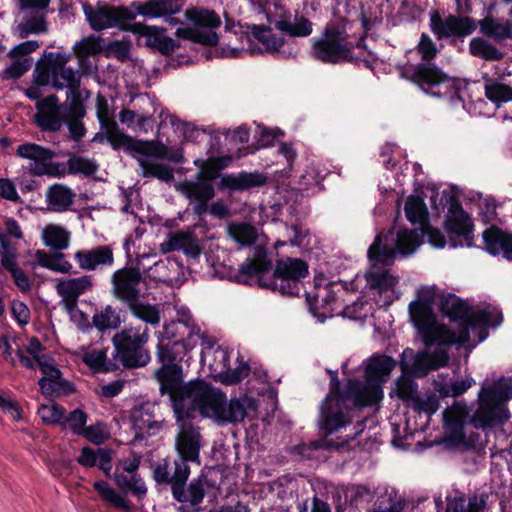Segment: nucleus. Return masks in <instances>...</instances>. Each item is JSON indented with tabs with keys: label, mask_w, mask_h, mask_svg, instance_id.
Returning a JSON list of instances; mask_svg holds the SVG:
<instances>
[{
	"label": "nucleus",
	"mask_w": 512,
	"mask_h": 512,
	"mask_svg": "<svg viewBox=\"0 0 512 512\" xmlns=\"http://www.w3.org/2000/svg\"><path fill=\"white\" fill-rule=\"evenodd\" d=\"M365 380L349 381L347 398L356 406H371L383 398V385L387 382L396 361L386 355L375 354L363 362Z\"/></svg>",
	"instance_id": "nucleus-6"
},
{
	"label": "nucleus",
	"mask_w": 512,
	"mask_h": 512,
	"mask_svg": "<svg viewBox=\"0 0 512 512\" xmlns=\"http://www.w3.org/2000/svg\"><path fill=\"white\" fill-rule=\"evenodd\" d=\"M21 38H26L30 34H40L47 31V25L43 13L25 18L18 26Z\"/></svg>",
	"instance_id": "nucleus-56"
},
{
	"label": "nucleus",
	"mask_w": 512,
	"mask_h": 512,
	"mask_svg": "<svg viewBox=\"0 0 512 512\" xmlns=\"http://www.w3.org/2000/svg\"><path fill=\"white\" fill-rule=\"evenodd\" d=\"M169 122L173 127L174 131L179 134L185 140L188 141H199L206 137L205 133L201 130L193 127L189 123L181 121L174 115L168 116Z\"/></svg>",
	"instance_id": "nucleus-57"
},
{
	"label": "nucleus",
	"mask_w": 512,
	"mask_h": 512,
	"mask_svg": "<svg viewBox=\"0 0 512 512\" xmlns=\"http://www.w3.org/2000/svg\"><path fill=\"white\" fill-rule=\"evenodd\" d=\"M468 415V410L465 404L456 402L448 407L444 413V428L447 433H450L455 439H462V426Z\"/></svg>",
	"instance_id": "nucleus-38"
},
{
	"label": "nucleus",
	"mask_w": 512,
	"mask_h": 512,
	"mask_svg": "<svg viewBox=\"0 0 512 512\" xmlns=\"http://www.w3.org/2000/svg\"><path fill=\"white\" fill-rule=\"evenodd\" d=\"M135 31L146 38V45L161 52H169L177 47L175 41L165 35V29L158 26L137 24Z\"/></svg>",
	"instance_id": "nucleus-34"
},
{
	"label": "nucleus",
	"mask_w": 512,
	"mask_h": 512,
	"mask_svg": "<svg viewBox=\"0 0 512 512\" xmlns=\"http://www.w3.org/2000/svg\"><path fill=\"white\" fill-rule=\"evenodd\" d=\"M485 249L492 255L512 259V234L497 227H490L483 232Z\"/></svg>",
	"instance_id": "nucleus-29"
},
{
	"label": "nucleus",
	"mask_w": 512,
	"mask_h": 512,
	"mask_svg": "<svg viewBox=\"0 0 512 512\" xmlns=\"http://www.w3.org/2000/svg\"><path fill=\"white\" fill-rule=\"evenodd\" d=\"M92 286L90 276L63 279L57 282V293L62 298L63 305L69 314L73 316L74 313H78L82 316V312L77 309V300L80 295L89 291Z\"/></svg>",
	"instance_id": "nucleus-23"
},
{
	"label": "nucleus",
	"mask_w": 512,
	"mask_h": 512,
	"mask_svg": "<svg viewBox=\"0 0 512 512\" xmlns=\"http://www.w3.org/2000/svg\"><path fill=\"white\" fill-rule=\"evenodd\" d=\"M81 436L94 444L100 445L109 438V432L103 424L98 423L86 427Z\"/></svg>",
	"instance_id": "nucleus-64"
},
{
	"label": "nucleus",
	"mask_w": 512,
	"mask_h": 512,
	"mask_svg": "<svg viewBox=\"0 0 512 512\" xmlns=\"http://www.w3.org/2000/svg\"><path fill=\"white\" fill-rule=\"evenodd\" d=\"M38 47L39 43L37 41L30 40L20 43L10 51L9 54L12 57H22L15 60L13 64L7 69V72L11 77L18 78L29 70L32 64V60L26 56L35 51Z\"/></svg>",
	"instance_id": "nucleus-37"
},
{
	"label": "nucleus",
	"mask_w": 512,
	"mask_h": 512,
	"mask_svg": "<svg viewBox=\"0 0 512 512\" xmlns=\"http://www.w3.org/2000/svg\"><path fill=\"white\" fill-rule=\"evenodd\" d=\"M16 155L27 162L26 168L33 176H57L58 165L53 162L55 153L35 143H23L16 149Z\"/></svg>",
	"instance_id": "nucleus-17"
},
{
	"label": "nucleus",
	"mask_w": 512,
	"mask_h": 512,
	"mask_svg": "<svg viewBox=\"0 0 512 512\" xmlns=\"http://www.w3.org/2000/svg\"><path fill=\"white\" fill-rule=\"evenodd\" d=\"M414 76L420 88L433 96H448L454 93V80L436 67L418 65Z\"/></svg>",
	"instance_id": "nucleus-22"
},
{
	"label": "nucleus",
	"mask_w": 512,
	"mask_h": 512,
	"mask_svg": "<svg viewBox=\"0 0 512 512\" xmlns=\"http://www.w3.org/2000/svg\"><path fill=\"white\" fill-rule=\"evenodd\" d=\"M158 358L162 367L155 372L162 394H168L173 410L180 413L185 407L198 406L203 413L226 419H239L244 415L242 403L226 402L225 395L204 381L183 384L182 370L173 362L176 356L162 339L158 344Z\"/></svg>",
	"instance_id": "nucleus-1"
},
{
	"label": "nucleus",
	"mask_w": 512,
	"mask_h": 512,
	"mask_svg": "<svg viewBox=\"0 0 512 512\" xmlns=\"http://www.w3.org/2000/svg\"><path fill=\"white\" fill-rule=\"evenodd\" d=\"M45 196L50 210L62 212L72 205L75 195L68 187L54 184L47 189Z\"/></svg>",
	"instance_id": "nucleus-41"
},
{
	"label": "nucleus",
	"mask_w": 512,
	"mask_h": 512,
	"mask_svg": "<svg viewBox=\"0 0 512 512\" xmlns=\"http://www.w3.org/2000/svg\"><path fill=\"white\" fill-rule=\"evenodd\" d=\"M501 322L502 313L495 307L489 306L487 308L471 312L464 321L465 328L459 332V334L462 332L468 333L469 339L461 342L460 344L471 342L472 345H475L482 342L487 337L484 327L497 326L501 324Z\"/></svg>",
	"instance_id": "nucleus-21"
},
{
	"label": "nucleus",
	"mask_w": 512,
	"mask_h": 512,
	"mask_svg": "<svg viewBox=\"0 0 512 512\" xmlns=\"http://www.w3.org/2000/svg\"><path fill=\"white\" fill-rule=\"evenodd\" d=\"M423 234V230L395 227L387 234H379L368 250L371 266L366 273L367 285L380 294L386 293L390 301L397 298L394 288L398 279L383 269V266L390 265L397 252L403 255L415 252L421 244Z\"/></svg>",
	"instance_id": "nucleus-2"
},
{
	"label": "nucleus",
	"mask_w": 512,
	"mask_h": 512,
	"mask_svg": "<svg viewBox=\"0 0 512 512\" xmlns=\"http://www.w3.org/2000/svg\"><path fill=\"white\" fill-rule=\"evenodd\" d=\"M512 397L510 383H498L491 388H483L479 393V408L472 422L475 427H485L504 413L503 403Z\"/></svg>",
	"instance_id": "nucleus-14"
},
{
	"label": "nucleus",
	"mask_w": 512,
	"mask_h": 512,
	"mask_svg": "<svg viewBox=\"0 0 512 512\" xmlns=\"http://www.w3.org/2000/svg\"><path fill=\"white\" fill-rule=\"evenodd\" d=\"M351 25L346 21L326 26L321 37L314 40L312 56L325 63H339L352 58L351 50L362 42L361 37L350 35Z\"/></svg>",
	"instance_id": "nucleus-8"
},
{
	"label": "nucleus",
	"mask_w": 512,
	"mask_h": 512,
	"mask_svg": "<svg viewBox=\"0 0 512 512\" xmlns=\"http://www.w3.org/2000/svg\"><path fill=\"white\" fill-rule=\"evenodd\" d=\"M486 500L485 494H456L448 498L446 512H483L486 509Z\"/></svg>",
	"instance_id": "nucleus-36"
},
{
	"label": "nucleus",
	"mask_w": 512,
	"mask_h": 512,
	"mask_svg": "<svg viewBox=\"0 0 512 512\" xmlns=\"http://www.w3.org/2000/svg\"><path fill=\"white\" fill-rule=\"evenodd\" d=\"M116 486L123 492H130L138 498H142L147 493V487L139 474L112 473L111 476Z\"/></svg>",
	"instance_id": "nucleus-44"
},
{
	"label": "nucleus",
	"mask_w": 512,
	"mask_h": 512,
	"mask_svg": "<svg viewBox=\"0 0 512 512\" xmlns=\"http://www.w3.org/2000/svg\"><path fill=\"white\" fill-rule=\"evenodd\" d=\"M339 381L336 378L331 380V392L321 407L320 429L324 434L329 435L338 432L351 422L346 398L339 394Z\"/></svg>",
	"instance_id": "nucleus-16"
},
{
	"label": "nucleus",
	"mask_w": 512,
	"mask_h": 512,
	"mask_svg": "<svg viewBox=\"0 0 512 512\" xmlns=\"http://www.w3.org/2000/svg\"><path fill=\"white\" fill-rule=\"evenodd\" d=\"M412 405L417 412L431 416L438 410L439 401L436 395H417Z\"/></svg>",
	"instance_id": "nucleus-62"
},
{
	"label": "nucleus",
	"mask_w": 512,
	"mask_h": 512,
	"mask_svg": "<svg viewBox=\"0 0 512 512\" xmlns=\"http://www.w3.org/2000/svg\"><path fill=\"white\" fill-rule=\"evenodd\" d=\"M241 46L224 50L227 57H239L243 51L250 54H258L263 51H278L283 45V39L277 36L270 28L255 26L252 35H241Z\"/></svg>",
	"instance_id": "nucleus-18"
},
{
	"label": "nucleus",
	"mask_w": 512,
	"mask_h": 512,
	"mask_svg": "<svg viewBox=\"0 0 512 512\" xmlns=\"http://www.w3.org/2000/svg\"><path fill=\"white\" fill-rule=\"evenodd\" d=\"M17 337L13 333L0 334V357L12 366L15 365L13 353L18 351Z\"/></svg>",
	"instance_id": "nucleus-60"
},
{
	"label": "nucleus",
	"mask_w": 512,
	"mask_h": 512,
	"mask_svg": "<svg viewBox=\"0 0 512 512\" xmlns=\"http://www.w3.org/2000/svg\"><path fill=\"white\" fill-rule=\"evenodd\" d=\"M93 323L99 330L115 329L121 324V319L111 306H106L95 313Z\"/></svg>",
	"instance_id": "nucleus-55"
},
{
	"label": "nucleus",
	"mask_w": 512,
	"mask_h": 512,
	"mask_svg": "<svg viewBox=\"0 0 512 512\" xmlns=\"http://www.w3.org/2000/svg\"><path fill=\"white\" fill-rule=\"evenodd\" d=\"M134 316L151 325L160 322V312L157 306L141 302L139 299L128 305Z\"/></svg>",
	"instance_id": "nucleus-51"
},
{
	"label": "nucleus",
	"mask_w": 512,
	"mask_h": 512,
	"mask_svg": "<svg viewBox=\"0 0 512 512\" xmlns=\"http://www.w3.org/2000/svg\"><path fill=\"white\" fill-rule=\"evenodd\" d=\"M103 40L98 36H87L76 42L73 46V52L80 62L83 59L95 56L103 51Z\"/></svg>",
	"instance_id": "nucleus-48"
},
{
	"label": "nucleus",
	"mask_w": 512,
	"mask_h": 512,
	"mask_svg": "<svg viewBox=\"0 0 512 512\" xmlns=\"http://www.w3.org/2000/svg\"><path fill=\"white\" fill-rule=\"evenodd\" d=\"M173 496L179 502H189L193 505L198 504L204 497V484L202 480L197 479L190 483L188 489L184 490L186 480L180 481L174 476Z\"/></svg>",
	"instance_id": "nucleus-42"
},
{
	"label": "nucleus",
	"mask_w": 512,
	"mask_h": 512,
	"mask_svg": "<svg viewBox=\"0 0 512 512\" xmlns=\"http://www.w3.org/2000/svg\"><path fill=\"white\" fill-rule=\"evenodd\" d=\"M231 353L221 347L208 352H203L202 359L208 362L211 376L227 385L236 384L246 378L249 374V366L236 358L235 365L229 363Z\"/></svg>",
	"instance_id": "nucleus-15"
},
{
	"label": "nucleus",
	"mask_w": 512,
	"mask_h": 512,
	"mask_svg": "<svg viewBox=\"0 0 512 512\" xmlns=\"http://www.w3.org/2000/svg\"><path fill=\"white\" fill-rule=\"evenodd\" d=\"M39 386L41 392L48 397L59 395L64 388V381L61 375L57 378L54 377H42L39 380Z\"/></svg>",
	"instance_id": "nucleus-63"
},
{
	"label": "nucleus",
	"mask_w": 512,
	"mask_h": 512,
	"mask_svg": "<svg viewBox=\"0 0 512 512\" xmlns=\"http://www.w3.org/2000/svg\"><path fill=\"white\" fill-rule=\"evenodd\" d=\"M184 6V0H147L145 2L134 1L130 9L136 15L145 18H164L178 14Z\"/></svg>",
	"instance_id": "nucleus-25"
},
{
	"label": "nucleus",
	"mask_w": 512,
	"mask_h": 512,
	"mask_svg": "<svg viewBox=\"0 0 512 512\" xmlns=\"http://www.w3.org/2000/svg\"><path fill=\"white\" fill-rule=\"evenodd\" d=\"M94 489L98 492V494L104 501L108 502L113 507L124 510L126 512L131 511L132 507L127 498L124 495L117 492L107 482L96 481L94 483Z\"/></svg>",
	"instance_id": "nucleus-45"
},
{
	"label": "nucleus",
	"mask_w": 512,
	"mask_h": 512,
	"mask_svg": "<svg viewBox=\"0 0 512 512\" xmlns=\"http://www.w3.org/2000/svg\"><path fill=\"white\" fill-rule=\"evenodd\" d=\"M407 219L413 224L423 225L427 219V208L424 201L417 196H410L405 204Z\"/></svg>",
	"instance_id": "nucleus-53"
},
{
	"label": "nucleus",
	"mask_w": 512,
	"mask_h": 512,
	"mask_svg": "<svg viewBox=\"0 0 512 512\" xmlns=\"http://www.w3.org/2000/svg\"><path fill=\"white\" fill-rule=\"evenodd\" d=\"M481 30L486 35L497 39L510 38L512 37V22L486 18L481 22Z\"/></svg>",
	"instance_id": "nucleus-52"
},
{
	"label": "nucleus",
	"mask_w": 512,
	"mask_h": 512,
	"mask_svg": "<svg viewBox=\"0 0 512 512\" xmlns=\"http://www.w3.org/2000/svg\"><path fill=\"white\" fill-rule=\"evenodd\" d=\"M185 17L189 25L176 30L175 35L178 38L204 45H215L218 42L214 29L220 26L221 20L214 11L191 8L185 11Z\"/></svg>",
	"instance_id": "nucleus-11"
},
{
	"label": "nucleus",
	"mask_w": 512,
	"mask_h": 512,
	"mask_svg": "<svg viewBox=\"0 0 512 512\" xmlns=\"http://www.w3.org/2000/svg\"><path fill=\"white\" fill-rule=\"evenodd\" d=\"M112 454V450L108 448L94 450L89 446H85L77 457V463L86 468L97 466L107 477H110L112 472Z\"/></svg>",
	"instance_id": "nucleus-32"
},
{
	"label": "nucleus",
	"mask_w": 512,
	"mask_h": 512,
	"mask_svg": "<svg viewBox=\"0 0 512 512\" xmlns=\"http://www.w3.org/2000/svg\"><path fill=\"white\" fill-rule=\"evenodd\" d=\"M440 310L450 318V324L446 325L451 328L456 335L465 328L464 321L470 313L467 312L466 305L454 294H444L442 292L437 303Z\"/></svg>",
	"instance_id": "nucleus-27"
},
{
	"label": "nucleus",
	"mask_w": 512,
	"mask_h": 512,
	"mask_svg": "<svg viewBox=\"0 0 512 512\" xmlns=\"http://www.w3.org/2000/svg\"><path fill=\"white\" fill-rule=\"evenodd\" d=\"M430 27L439 38L451 35H463L469 32L464 19L450 16L442 20L436 12L431 14Z\"/></svg>",
	"instance_id": "nucleus-35"
},
{
	"label": "nucleus",
	"mask_w": 512,
	"mask_h": 512,
	"mask_svg": "<svg viewBox=\"0 0 512 512\" xmlns=\"http://www.w3.org/2000/svg\"><path fill=\"white\" fill-rule=\"evenodd\" d=\"M136 439H144L162 430L163 423L155 419L150 406L135 408L131 416Z\"/></svg>",
	"instance_id": "nucleus-30"
},
{
	"label": "nucleus",
	"mask_w": 512,
	"mask_h": 512,
	"mask_svg": "<svg viewBox=\"0 0 512 512\" xmlns=\"http://www.w3.org/2000/svg\"><path fill=\"white\" fill-rule=\"evenodd\" d=\"M70 238V232L59 224H47L41 231V239L44 245L58 251L69 247Z\"/></svg>",
	"instance_id": "nucleus-39"
},
{
	"label": "nucleus",
	"mask_w": 512,
	"mask_h": 512,
	"mask_svg": "<svg viewBox=\"0 0 512 512\" xmlns=\"http://www.w3.org/2000/svg\"><path fill=\"white\" fill-rule=\"evenodd\" d=\"M448 358L447 349L442 347H435V351L431 354L422 352L417 355L412 349H405L400 363L403 375L396 380L390 396H397L412 403L417 396L416 385L406 374L425 375L430 370L446 365Z\"/></svg>",
	"instance_id": "nucleus-7"
},
{
	"label": "nucleus",
	"mask_w": 512,
	"mask_h": 512,
	"mask_svg": "<svg viewBox=\"0 0 512 512\" xmlns=\"http://www.w3.org/2000/svg\"><path fill=\"white\" fill-rule=\"evenodd\" d=\"M79 268L92 271L103 266H111L114 261L113 252L109 246H98L94 249L79 250L74 254Z\"/></svg>",
	"instance_id": "nucleus-28"
},
{
	"label": "nucleus",
	"mask_w": 512,
	"mask_h": 512,
	"mask_svg": "<svg viewBox=\"0 0 512 512\" xmlns=\"http://www.w3.org/2000/svg\"><path fill=\"white\" fill-rule=\"evenodd\" d=\"M84 13L90 26L94 30H103L111 27H124L126 23L135 18L130 7H101L96 10L90 6H83Z\"/></svg>",
	"instance_id": "nucleus-19"
},
{
	"label": "nucleus",
	"mask_w": 512,
	"mask_h": 512,
	"mask_svg": "<svg viewBox=\"0 0 512 512\" xmlns=\"http://www.w3.org/2000/svg\"><path fill=\"white\" fill-rule=\"evenodd\" d=\"M486 97L497 106L512 101V87L489 79L485 83Z\"/></svg>",
	"instance_id": "nucleus-49"
},
{
	"label": "nucleus",
	"mask_w": 512,
	"mask_h": 512,
	"mask_svg": "<svg viewBox=\"0 0 512 512\" xmlns=\"http://www.w3.org/2000/svg\"><path fill=\"white\" fill-rule=\"evenodd\" d=\"M222 182L225 186L234 190H246L258 187L266 182V177L261 173L230 174L223 177Z\"/></svg>",
	"instance_id": "nucleus-43"
},
{
	"label": "nucleus",
	"mask_w": 512,
	"mask_h": 512,
	"mask_svg": "<svg viewBox=\"0 0 512 512\" xmlns=\"http://www.w3.org/2000/svg\"><path fill=\"white\" fill-rule=\"evenodd\" d=\"M270 261L266 257V250L262 244L255 249L253 258L247 259L235 273L231 276L235 282L242 284L259 283L267 288L264 282L271 280L269 276Z\"/></svg>",
	"instance_id": "nucleus-20"
},
{
	"label": "nucleus",
	"mask_w": 512,
	"mask_h": 512,
	"mask_svg": "<svg viewBox=\"0 0 512 512\" xmlns=\"http://www.w3.org/2000/svg\"><path fill=\"white\" fill-rule=\"evenodd\" d=\"M446 228L456 234L465 235L471 229V220L463 209L453 208L446 220Z\"/></svg>",
	"instance_id": "nucleus-50"
},
{
	"label": "nucleus",
	"mask_w": 512,
	"mask_h": 512,
	"mask_svg": "<svg viewBox=\"0 0 512 512\" xmlns=\"http://www.w3.org/2000/svg\"><path fill=\"white\" fill-rule=\"evenodd\" d=\"M308 275V265L301 259L286 258L279 260L267 288L283 295H296L300 291L301 280Z\"/></svg>",
	"instance_id": "nucleus-13"
},
{
	"label": "nucleus",
	"mask_w": 512,
	"mask_h": 512,
	"mask_svg": "<svg viewBox=\"0 0 512 512\" xmlns=\"http://www.w3.org/2000/svg\"><path fill=\"white\" fill-rule=\"evenodd\" d=\"M402 506V497L393 488L381 489L375 502L376 512H399Z\"/></svg>",
	"instance_id": "nucleus-47"
},
{
	"label": "nucleus",
	"mask_w": 512,
	"mask_h": 512,
	"mask_svg": "<svg viewBox=\"0 0 512 512\" xmlns=\"http://www.w3.org/2000/svg\"><path fill=\"white\" fill-rule=\"evenodd\" d=\"M231 401L240 402L243 405L244 415L239 419H226L215 417L203 413L198 406L185 407L180 413H175L179 423V432L176 437L175 446L179 455V459L175 461V477L183 481L187 480L190 475V468L187 462H195L199 464V452L201 448V435L198 428L193 426L186 418L192 416L194 411H199L201 415L214 418L216 420L237 422L245 418L247 408H255L253 401L250 398L244 397L242 399H232Z\"/></svg>",
	"instance_id": "nucleus-5"
},
{
	"label": "nucleus",
	"mask_w": 512,
	"mask_h": 512,
	"mask_svg": "<svg viewBox=\"0 0 512 512\" xmlns=\"http://www.w3.org/2000/svg\"><path fill=\"white\" fill-rule=\"evenodd\" d=\"M114 292L118 298L129 304L138 299L142 284L141 273L137 269H120L113 274Z\"/></svg>",
	"instance_id": "nucleus-24"
},
{
	"label": "nucleus",
	"mask_w": 512,
	"mask_h": 512,
	"mask_svg": "<svg viewBox=\"0 0 512 512\" xmlns=\"http://www.w3.org/2000/svg\"><path fill=\"white\" fill-rule=\"evenodd\" d=\"M147 328H126L113 337V344L122 364L126 367L144 366L149 361V354L143 348L148 341Z\"/></svg>",
	"instance_id": "nucleus-12"
},
{
	"label": "nucleus",
	"mask_w": 512,
	"mask_h": 512,
	"mask_svg": "<svg viewBox=\"0 0 512 512\" xmlns=\"http://www.w3.org/2000/svg\"><path fill=\"white\" fill-rule=\"evenodd\" d=\"M230 158L208 159L202 166V171L196 180L176 184V190L194 203L193 211L203 215L208 211V202L214 197L215 191L211 180L215 179L220 169L226 167Z\"/></svg>",
	"instance_id": "nucleus-9"
},
{
	"label": "nucleus",
	"mask_w": 512,
	"mask_h": 512,
	"mask_svg": "<svg viewBox=\"0 0 512 512\" xmlns=\"http://www.w3.org/2000/svg\"><path fill=\"white\" fill-rule=\"evenodd\" d=\"M36 108L38 112L35 115V121L39 127L49 131H56L61 127L56 96L51 95L39 100Z\"/></svg>",
	"instance_id": "nucleus-33"
},
{
	"label": "nucleus",
	"mask_w": 512,
	"mask_h": 512,
	"mask_svg": "<svg viewBox=\"0 0 512 512\" xmlns=\"http://www.w3.org/2000/svg\"><path fill=\"white\" fill-rule=\"evenodd\" d=\"M182 250L185 254L196 257L200 254V246L197 238L191 231H179L168 234L166 240L160 244V251L168 253Z\"/></svg>",
	"instance_id": "nucleus-31"
},
{
	"label": "nucleus",
	"mask_w": 512,
	"mask_h": 512,
	"mask_svg": "<svg viewBox=\"0 0 512 512\" xmlns=\"http://www.w3.org/2000/svg\"><path fill=\"white\" fill-rule=\"evenodd\" d=\"M0 252L2 255L1 264L7 269L14 280L15 285L23 292L31 289L29 277L17 266L16 248L12 247L7 241L4 233L0 231Z\"/></svg>",
	"instance_id": "nucleus-26"
},
{
	"label": "nucleus",
	"mask_w": 512,
	"mask_h": 512,
	"mask_svg": "<svg viewBox=\"0 0 512 512\" xmlns=\"http://www.w3.org/2000/svg\"><path fill=\"white\" fill-rule=\"evenodd\" d=\"M470 51L474 56L482 57L486 60H499L502 53L494 46L482 39H473L470 43Z\"/></svg>",
	"instance_id": "nucleus-59"
},
{
	"label": "nucleus",
	"mask_w": 512,
	"mask_h": 512,
	"mask_svg": "<svg viewBox=\"0 0 512 512\" xmlns=\"http://www.w3.org/2000/svg\"><path fill=\"white\" fill-rule=\"evenodd\" d=\"M71 59L70 53H44L35 70V82L40 85L52 84L58 89L76 90L80 84V75L66 64Z\"/></svg>",
	"instance_id": "nucleus-10"
},
{
	"label": "nucleus",
	"mask_w": 512,
	"mask_h": 512,
	"mask_svg": "<svg viewBox=\"0 0 512 512\" xmlns=\"http://www.w3.org/2000/svg\"><path fill=\"white\" fill-rule=\"evenodd\" d=\"M105 137L114 149L125 148L130 151L138 161L144 177H155L168 182L173 179V169L156 160L168 158L173 161H181V156H170L165 145L154 141L134 140L119 130L115 122L106 123L104 126Z\"/></svg>",
	"instance_id": "nucleus-4"
},
{
	"label": "nucleus",
	"mask_w": 512,
	"mask_h": 512,
	"mask_svg": "<svg viewBox=\"0 0 512 512\" xmlns=\"http://www.w3.org/2000/svg\"><path fill=\"white\" fill-rule=\"evenodd\" d=\"M35 257L42 267L52 271L69 273L72 270V264L65 259L62 253L49 254L43 250H37Z\"/></svg>",
	"instance_id": "nucleus-46"
},
{
	"label": "nucleus",
	"mask_w": 512,
	"mask_h": 512,
	"mask_svg": "<svg viewBox=\"0 0 512 512\" xmlns=\"http://www.w3.org/2000/svg\"><path fill=\"white\" fill-rule=\"evenodd\" d=\"M87 415L80 409L72 411L68 417L64 416L62 425L64 428L69 427L74 434L81 435L86 429Z\"/></svg>",
	"instance_id": "nucleus-61"
},
{
	"label": "nucleus",
	"mask_w": 512,
	"mask_h": 512,
	"mask_svg": "<svg viewBox=\"0 0 512 512\" xmlns=\"http://www.w3.org/2000/svg\"><path fill=\"white\" fill-rule=\"evenodd\" d=\"M276 27L283 32L295 37H306L312 33V23L305 18L296 19L294 22L279 21Z\"/></svg>",
	"instance_id": "nucleus-54"
},
{
	"label": "nucleus",
	"mask_w": 512,
	"mask_h": 512,
	"mask_svg": "<svg viewBox=\"0 0 512 512\" xmlns=\"http://www.w3.org/2000/svg\"><path fill=\"white\" fill-rule=\"evenodd\" d=\"M64 409L54 402L42 404L38 409V415L45 424L62 425Z\"/></svg>",
	"instance_id": "nucleus-58"
},
{
	"label": "nucleus",
	"mask_w": 512,
	"mask_h": 512,
	"mask_svg": "<svg viewBox=\"0 0 512 512\" xmlns=\"http://www.w3.org/2000/svg\"><path fill=\"white\" fill-rule=\"evenodd\" d=\"M442 292L435 286H421L417 290V299L409 305L413 325L423 339L427 348L442 347L461 343L469 339L468 333L456 335L444 323L437 320L432 311V304H437Z\"/></svg>",
	"instance_id": "nucleus-3"
},
{
	"label": "nucleus",
	"mask_w": 512,
	"mask_h": 512,
	"mask_svg": "<svg viewBox=\"0 0 512 512\" xmlns=\"http://www.w3.org/2000/svg\"><path fill=\"white\" fill-rule=\"evenodd\" d=\"M227 234L229 237L234 240L236 243L242 245V246H251L254 243L259 242V246L262 243V246L264 243L260 241V233L258 230L244 222H231L227 225Z\"/></svg>",
	"instance_id": "nucleus-40"
}]
</instances>
